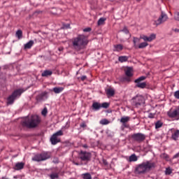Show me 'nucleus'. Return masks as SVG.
<instances>
[{
    "label": "nucleus",
    "instance_id": "1",
    "mask_svg": "<svg viewBox=\"0 0 179 179\" xmlns=\"http://www.w3.org/2000/svg\"><path fill=\"white\" fill-rule=\"evenodd\" d=\"M72 44L76 51H80V50H83L89 44V39H87V36L79 34L77 37L73 38Z\"/></svg>",
    "mask_w": 179,
    "mask_h": 179
},
{
    "label": "nucleus",
    "instance_id": "2",
    "mask_svg": "<svg viewBox=\"0 0 179 179\" xmlns=\"http://www.w3.org/2000/svg\"><path fill=\"white\" fill-rule=\"evenodd\" d=\"M41 122V119L37 115H32L30 118L24 120L22 122V127H26V128H36L38 127V124Z\"/></svg>",
    "mask_w": 179,
    "mask_h": 179
},
{
    "label": "nucleus",
    "instance_id": "3",
    "mask_svg": "<svg viewBox=\"0 0 179 179\" xmlns=\"http://www.w3.org/2000/svg\"><path fill=\"white\" fill-rule=\"evenodd\" d=\"M155 167H156V164H155V162L147 161L139 164L136 168V171L138 174H143V173H146V171H149V170L155 169Z\"/></svg>",
    "mask_w": 179,
    "mask_h": 179
},
{
    "label": "nucleus",
    "instance_id": "4",
    "mask_svg": "<svg viewBox=\"0 0 179 179\" xmlns=\"http://www.w3.org/2000/svg\"><path fill=\"white\" fill-rule=\"evenodd\" d=\"M48 159H51V152H43L41 153L35 154L32 157L33 162H45V160H48Z\"/></svg>",
    "mask_w": 179,
    "mask_h": 179
},
{
    "label": "nucleus",
    "instance_id": "5",
    "mask_svg": "<svg viewBox=\"0 0 179 179\" xmlns=\"http://www.w3.org/2000/svg\"><path fill=\"white\" fill-rule=\"evenodd\" d=\"M23 92H24V90L22 89L15 90L12 94L7 98V106L13 104V103H15V99H17V97H20Z\"/></svg>",
    "mask_w": 179,
    "mask_h": 179
},
{
    "label": "nucleus",
    "instance_id": "6",
    "mask_svg": "<svg viewBox=\"0 0 179 179\" xmlns=\"http://www.w3.org/2000/svg\"><path fill=\"white\" fill-rule=\"evenodd\" d=\"M145 104V98L142 95H137L131 99V105L138 108Z\"/></svg>",
    "mask_w": 179,
    "mask_h": 179
},
{
    "label": "nucleus",
    "instance_id": "7",
    "mask_svg": "<svg viewBox=\"0 0 179 179\" xmlns=\"http://www.w3.org/2000/svg\"><path fill=\"white\" fill-rule=\"evenodd\" d=\"M167 20H169V16L167 14H166V13L162 11L159 18L156 20H154L153 24L156 27L160 26V24H163V23H165V22H167Z\"/></svg>",
    "mask_w": 179,
    "mask_h": 179
},
{
    "label": "nucleus",
    "instance_id": "8",
    "mask_svg": "<svg viewBox=\"0 0 179 179\" xmlns=\"http://www.w3.org/2000/svg\"><path fill=\"white\" fill-rule=\"evenodd\" d=\"M64 135V132L62 130H59L56 133L53 134L50 137V142L52 145H57V143H59L61 142V138L59 136H62Z\"/></svg>",
    "mask_w": 179,
    "mask_h": 179
},
{
    "label": "nucleus",
    "instance_id": "9",
    "mask_svg": "<svg viewBox=\"0 0 179 179\" xmlns=\"http://www.w3.org/2000/svg\"><path fill=\"white\" fill-rule=\"evenodd\" d=\"M131 120V117L129 116H124L121 117L120 122L122 126L120 127V129L122 131H124L125 128H129V124H127V122H129Z\"/></svg>",
    "mask_w": 179,
    "mask_h": 179
},
{
    "label": "nucleus",
    "instance_id": "10",
    "mask_svg": "<svg viewBox=\"0 0 179 179\" xmlns=\"http://www.w3.org/2000/svg\"><path fill=\"white\" fill-rule=\"evenodd\" d=\"M131 138L136 142H138V143H141V142H143V141L146 139V136L141 133H136L131 135Z\"/></svg>",
    "mask_w": 179,
    "mask_h": 179
},
{
    "label": "nucleus",
    "instance_id": "11",
    "mask_svg": "<svg viewBox=\"0 0 179 179\" xmlns=\"http://www.w3.org/2000/svg\"><path fill=\"white\" fill-rule=\"evenodd\" d=\"M167 115L169 118H178L179 117V107L173 110H170L167 112Z\"/></svg>",
    "mask_w": 179,
    "mask_h": 179
},
{
    "label": "nucleus",
    "instance_id": "12",
    "mask_svg": "<svg viewBox=\"0 0 179 179\" xmlns=\"http://www.w3.org/2000/svg\"><path fill=\"white\" fill-rule=\"evenodd\" d=\"M80 159L83 162H89L92 159V154L87 152L81 151Z\"/></svg>",
    "mask_w": 179,
    "mask_h": 179
},
{
    "label": "nucleus",
    "instance_id": "13",
    "mask_svg": "<svg viewBox=\"0 0 179 179\" xmlns=\"http://www.w3.org/2000/svg\"><path fill=\"white\" fill-rule=\"evenodd\" d=\"M47 99H48V93H47V92H42L36 97V100L38 103L44 101V100H47Z\"/></svg>",
    "mask_w": 179,
    "mask_h": 179
},
{
    "label": "nucleus",
    "instance_id": "14",
    "mask_svg": "<svg viewBox=\"0 0 179 179\" xmlns=\"http://www.w3.org/2000/svg\"><path fill=\"white\" fill-rule=\"evenodd\" d=\"M141 38H142V40H143L144 41H153V40L156 38V34H152L150 36L143 35L142 36H141Z\"/></svg>",
    "mask_w": 179,
    "mask_h": 179
},
{
    "label": "nucleus",
    "instance_id": "15",
    "mask_svg": "<svg viewBox=\"0 0 179 179\" xmlns=\"http://www.w3.org/2000/svg\"><path fill=\"white\" fill-rule=\"evenodd\" d=\"M24 169V162H17L15 164L13 167V170L19 171V170H23Z\"/></svg>",
    "mask_w": 179,
    "mask_h": 179
},
{
    "label": "nucleus",
    "instance_id": "16",
    "mask_svg": "<svg viewBox=\"0 0 179 179\" xmlns=\"http://www.w3.org/2000/svg\"><path fill=\"white\" fill-rule=\"evenodd\" d=\"M126 76H129L132 78L134 76V69L132 67H127V69L124 70Z\"/></svg>",
    "mask_w": 179,
    "mask_h": 179
},
{
    "label": "nucleus",
    "instance_id": "17",
    "mask_svg": "<svg viewBox=\"0 0 179 179\" xmlns=\"http://www.w3.org/2000/svg\"><path fill=\"white\" fill-rule=\"evenodd\" d=\"M92 110L94 111H99V110H100V108H101V103H99V102H94L92 103Z\"/></svg>",
    "mask_w": 179,
    "mask_h": 179
},
{
    "label": "nucleus",
    "instance_id": "18",
    "mask_svg": "<svg viewBox=\"0 0 179 179\" xmlns=\"http://www.w3.org/2000/svg\"><path fill=\"white\" fill-rule=\"evenodd\" d=\"M32 45H34V41L31 40L28 43L24 45V50H30Z\"/></svg>",
    "mask_w": 179,
    "mask_h": 179
},
{
    "label": "nucleus",
    "instance_id": "19",
    "mask_svg": "<svg viewBox=\"0 0 179 179\" xmlns=\"http://www.w3.org/2000/svg\"><path fill=\"white\" fill-rule=\"evenodd\" d=\"M178 138H179V130L177 129L174 131L173 133L172 134L171 138L173 141H178Z\"/></svg>",
    "mask_w": 179,
    "mask_h": 179
},
{
    "label": "nucleus",
    "instance_id": "20",
    "mask_svg": "<svg viewBox=\"0 0 179 179\" xmlns=\"http://www.w3.org/2000/svg\"><path fill=\"white\" fill-rule=\"evenodd\" d=\"M113 47V51H116L117 52H120V51H122V50H124V46H122L121 44L114 45Z\"/></svg>",
    "mask_w": 179,
    "mask_h": 179
},
{
    "label": "nucleus",
    "instance_id": "21",
    "mask_svg": "<svg viewBox=\"0 0 179 179\" xmlns=\"http://www.w3.org/2000/svg\"><path fill=\"white\" fill-rule=\"evenodd\" d=\"M106 94L110 97H113L115 94V91L112 88H109L106 90Z\"/></svg>",
    "mask_w": 179,
    "mask_h": 179
},
{
    "label": "nucleus",
    "instance_id": "22",
    "mask_svg": "<svg viewBox=\"0 0 179 179\" xmlns=\"http://www.w3.org/2000/svg\"><path fill=\"white\" fill-rule=\"evenodd\" d=\"M52 75V71L50 70H45L42 74L41 76L43 77H47V76H51Z\"/></svg>",
    "mask_w": 179,
    "mask_h": 179
},
{
    "label": "nucleus",
    "instance_id": "23",
    "mask_svg": "<svg viewBox=\"0 0 179 179\" xmlns=\"http://www.w3.org/2000/svg\"><path fill=\"white\" fill-rule=\"evenodd\" d=\"M63 90H64V87H56L53 88V92L56 93V94L61 93L62 92H63Z\"/></svg>",
    "mask_w": 179,
    "mask_h": 179
},
{
    "label": "nucleus",
    "instance_id": "24",
    "mask_svg": "<svg viewBox=\"0 0 179 179\" xmlns=\"http://www.w3.org/2000/svg\"><path fill=\"white\" fill-rule=\"evenodd\" d=\"M129 162H138V157H136V155L133 154L129 157Z\"/></svg>",
    "mask_w": 179,
    "mask_h": 179
},
{
    "label": "nucleus",
    "instance_id": "25",
    "mask_svg": "<svg viewBox=\"0 0 179 179\" xmlns=\"http://www.w3.org/2000/svg\"><path fill=\"white\" fill-rule=\"evenodd\" d=\"M136 87H139L140 89H145L146 87V83H136Z\"/></svg>",
    "mask_w": 179,
    "mask_h": 179
},
{
    "label": "nucleus",
    "instance_id": "26",
    "mask_svg": "<svg viewBox=\"0 0 179 179\" xmlns=\"http://www.w3.org/2000/svg\"><path fill=\"white\" fill-rule=\"evenodd\" d=\"M163 127V122L162 120H157L155 122V129H159V128H162Z\"/></svg>",
    "mask_w": 179,
    "mask_h": 179
},
{
    "label": "nucleus",
    "instance_id": "27",
    "mask_svg": "<svg viewBox=\"0 0 179 179\" xmlns=\"http://www.w3.org/2000/svg\"><path fill=\"white\" fill-rule=\"evenodd\" d=\"M50 179H57L59 178V174L58 173H52L49 175Z\"/></svg>",
    "mask_w": 179,
    "mask_h": 179
},
{
    "label": "nucleus",
    "instance_id": "28",
    "mask_svg": "<svg viewBox=\"0 0 179 179\" xmlns=\"http://www.w3.org/2000/svg\"><path fill=\"white\" fill-rule=\"evenodd\" d=\"M118 61L120 62H127L128 61V57L127 56H120L118 57Z\"/></svg>",
    "mask_w": 179,
    "mask_h": 179
},
{
    "label": "nucleus",
    "instance_id": "29",
    "mask_svg": "<svg viewBox=\"0 0 179 179\" xmlns=\"http://www.w3.org/2000/svg\"><path fill=\"white\" fill-rule=\"evenodd\" d=\"M120 82H131V77L126 76V77H122L120 79Z\"/></svg>",
    "mask_w": 179,
    "mask_h": 179
},
{
    "label": "nucleus",
    "instance_id": "30",
    "mask_svg": "<svg viewBox=\"0 0 179 179\" xmlns=\"http://www.w3.org/2000/svg\"><path fill=\"white\" fill-rule=\"evenodd\" d=\"M106 17L99 18V20L97 22L98 26H101L104 23V22H106Z\"/></svg>",
    "mask_w": 179,
    "mask_h": 179
},
{
    "label": "nucleus",
    "instance_id": "31",
    "mask_svg": "<svg viewBox=\"0 0 179 179\" xmlns=\"http://www.w3.org/2000/svg\"><path fill=\"white\" fill-rule=\"evenodd\" d=\"M16 36L19 39H20V38H22V37H23V32L22 31V30L19 29V30L17 31Z\"/></svg>",
    "mask_w": 179,
    "mask_h": 179
},
{
    "label": "nucleus",
    "instance_id": "32",
    "mask_svg": "<svg viewBox=\"0 0 179 179\" xmlns=\"http://www.w3.org/2000/svg\"><path fill=\"white\" fill-rule=\"evenodd\" d=\"M100 124L101 125H108V124H110V121L107 119H103L100 121Z\"/></svg>",
    "mask_w": 179,
    "mask_h": 179
},
{
    "label": "nucleus",
    "instance_id": "33",
    "mask_svg": "<svg viewBox=\"0 0 179 179\" xmlns=\"http://www.w3.org/2000/svg\"><path fill=\"white\" fill-rule=\"evenodd\" d=\"M173 173V169L169 167L166 168L165 170V176H170Z\"/></svg>",
    "mask_w": 179,
    "mask_h": 179
},
{
    "label": "nucleus",
    "instance_id": "34",
    "mask_svg": "<svg viewBox=\"0 0 179 179\" xmlns=\"http://www.w3.org/2000/svg\"><path fill=\"white\" fill-rule=\"evenodd\" d=\"M82 176L84 179H92V175L89 173H83Z\"/></svg>",
    "mask_w": 179,
    "mask_h": 179
},
{
    "label": "nucleus",
    "instance_id": "35",
    "mask_svg": "<svg viewBox=\"0 0 179 179\" xmlns=\"http://www.w3.org/2000/svg\"><path fill=\"white\" fill-rule=\"evenodd\" d=\"M145 79H146V76H141L138 78H137L136 80H135V83H141L142 82V80H145Z\"/></svg>",
    "mask_w": 179,
    "mask_h": 179
},
{
    "label": "nucleus",
    "instance_id": "36",
    "mask_svg": "<svg viewBox=\"0 0 179 179\" xmlns=\"http://www.w3.org/2000/svg\"><path fill=\"white\" fill-rule=\"evenodd\" d=\"M110 107V103L107 102H104L101 104V108H108Z\"/></svg>",
    "mask_w": 179,
    "mask_h": 179
},
{
    "label": "nucleus",
    "instance_id": "37",
    "mask_svg": "<svg viewBox=\"0 0 179 179\" xmlns=\"http://www.w3.org/2000/svg\"><path fill=\"white\" fill-rule=\"evenodd\" d=\"M148 43L143 42V43L139 44L138 48H145L148 47Z\"/></svg>",
    "mask_w": 179,
    "mask_h": 179
},
{
    "label": "nucleus",
    "instance_id": "38",
    "mask_svg": "<svg viewBox=\"0 0 179 179\" xmlns=\"http://www.w3.org/2000/svg\"><path fill=\"white\" fill-rule=\"evenodd\" d=\"M120 31H122L125 34H129V30H128V28L127 27H124L122 29H121Z\"/></svg>",
    "mask_w": 179,
    "mask_h": 179
},
{
    "label": "nucleus",
    "instance_id": "39",
    "mask_svg": "<svg viewBox=\"0 0 179 179\" xmlns=\"http://www.w3.org/2000/svg\"><path fill=\"white\" fill-rule=\"evenodd\" d=\"M48 113V110L47 109V108H44L41 112V114H42V115H44V117H45V115H47Z\"/></svg>",
    "mask_w": 179,
    "mask_h": 179
},
{
    "label": "nucleus",
    "instance_id": "40",
    "mask_svg": "<svg viewBox=\"0 0 179 179\" xmlns=\"http://www.w3.org/2000/svg\"><path fill=\"white\" fill-rule=\"evenodd\" d=\"M83 31H84V33H89L90 31H92V28L91 27H87L85 28Z\"/></svg>",
    "mask_w": 179,
    "mask_h": 179
},
{
    "label": "nucleus",
    "instance_id": "41",
    "mask_svg": "<svg viewBox=\"0 0 179 179\" xmlns=\"http://www.w3.org/2000/svg\"><path fill=\"white\" fill-rule=\"evenodd\" d=\"M174 97H175L176 99H177L178 100H179V90L176 91V92H174Z\"/></svg>",
    "mask_w": 179,
    "mask_h": 179
},
{
    "label": "nucleus",
    "instance_id": "42",
    "mask_svg": "<svg viewBox=\"0 0 179 179\" xmlns=\"http://www.w3.org/2000/svg\"><path fill=\"white\" fill-rule=\"evenodd\" d=\"M134 41V47H135V48H137L136 42L139 41V39L138 38H134V41Z\"/></svg>",
    "mask_w": 179,
    "mask_h": 179
},
{
    "label": "nucleus",
    "instance_id": "43",
    "mask_svg": "<svg viewBox=\"0 0 179 179\" xmlns=\"http://www.w3.org/2000/svg\"><path fill=\"white\" fill-rule=\"evenodd\" d=\"M155 115H156V113H150L148 114V118H155Z\"/></svg>",
    "mask_w": 179,
    "mask_h": 179
},
{
    "label": "nucleus",
    "instance_id": "44",
    "mask_svg": "<svg viewBox=\"0 0 179 179\" xmlns=\"http://www.w3.org/2000/svg\"><path fill=\"white\" fill-rule=\"evenodd\" d=\"M80 128H86V127H87V125H86V123L85 122H83V123H81L80 124Z\"/></svg>",
    "mask_w": 179,
    "mask_h": 179
},
{
    "label": "nucleus",
    "instance_id": "45",
    "mask_svg": "<svg viewBox=\"0 0 179 179\" xmlns=\"http://www.w3.org/2000/svg\"><path fill=\"white\" fill-rule=\"evenodd\" d=\"M69 128V126H63L62 127V129H60V131H62V132H64V131H65V129H68Z\"/></svg>",
    "mask_w": 179,
    "mask_h": 179
},
{
    "label": "nucleus",
    "instance_id": "46",
    "mask_svg": "<svg viewBox=\"0 0 179 179\" xmlns=\"http://www.w3.org/2000/svg\"><path fill=\"white\" fill-rule=\"evenodd\" d=\"M86 79H87V76H83L80 77V80H82V82H83L84 80H86Z\"/></svg>",
    "mask_w": 179,
    "mask_h": 179
},
{
    "label": "nucleus",
    "instance_id": "47",
    "mask_svg": "<svg viewBox=\"0 0 179 179\" xmlns=\"http://www.w3.org/2000/svg\"><path fill=\"white\" fill-rule=\"evenodd\" d=\"M175 20H178L179 22V13H177L176 15H175Z\"/></svg>",
    "mask_w": 179,
    "mask_h": 179
},
{
    "label": "nucleus",
    "instance_id": "48",
    "mask_svg": "<svg viewBox=\"0 0 179 179\" xmlns=\"http://www.w3.org/2000/svg\"><path fill=\"white\" fill-rule=\"evenodd\" d=\"M69 27H71V24H66L64 25V29H69Z\"/></svg>",
    "mask_w": 179,
    "mask_h": 179
},
{
    "label": "nucleus",
    "instance_id": "49",
    "mask_svg": "<svg viewBox=\"0 0 179 179\" xmlns=\"http://www.w3.org/2000/svg\"><path fill=\"white\" fill-rule=\"evenodd\" d=\"M103 164H104L105 166H108V162L107 160H106V159H103Z\"/></svg>",
    "mask_w": 179,
    "mask_h": 179
},
{
    "label": "nucleus",
    "instance_id": "50",
    "mask_svg": "<svg viewBox=\"0 0 179 179\" xmlns=\"http://www.w3.org/2000/svg\"><path fill=\"white\" fill-rule=\"evenodd\" d=\"M179 157V152L176 154L174 156H173V159H177V157Z\"/></svg>",
    "mask_w": 179,
    "mask_h": 179
},
{
    "label": "nucleus",
    "instance_id": "51",
    "mask_svg": "<svg viewBox=\"0 0 179 179\" xmlns=\"http://www.w3.org/2000/svg\"><path fill=\"white\" fill-rule=\"evenodd\" d=\"M175 31H176V33H179V29H176Z\"/></svg>",
    "mask_w": 179,
    "mask_h": 179
},
{
    "label": "nucleus",
    "instance_id": "52",
    "mask_svg": "<svg viewBox=\"0 0 179 179\" xmlns=\"http://www.w3.org/2000/svg\"><path fill=\"white\" fill-rule=\"evenodd\" d=\"M83 147L85 148H87V145L85 144L83 145Z\"/></svg>",
    "mask_w": 179,
    "mask_h": 179
},
{
    "label": "nucleus",
    "instance_id": "53",
    "mask_svg": "<svg viewBox=\"0 0 179 179\" xmlns=\"http://www.w3.org/2000/svg\"><path fill=\"white\" fill-rule=\"evenodd\" d=\"M136 1H141V0H136Z\"/></svg>",
    "mask_w": 179,
    "mask_h": 179
}]
</instances>
